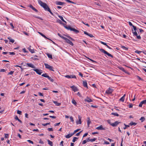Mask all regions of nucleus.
Returning a JSON list of instances; mask_svg holds the SVG:
<instances>
[{
	"label": "nucleus",
	"instance_id": "obj_1",
	"mask_svg": "<svg viewBox=\"0 0 146 146\" xmlns=\"http://www.w3.org/2000/svg\"><path fill=\"white\" fill-rule=\"evenodd\" d=\"M38 2L40 5L43 7L45 11L49 12L52 15H53V13L51 12L50 8L46 3L43 2L40 0H38Z\"/></svg>",
	"mask_w": 146,
	"mask_h": 146
},
{
	"label": "nucleus",
	"instance_id": "obj_2",
	"mask_svg": "<svg viewBox=\"0 0 146 146\" xmlns=\"http://www.w3.org/2000/svg\"><path fill=\"white\" fill-rule=\"evenodd\" d=\"M99 50L101 52H102L104 53V54H106L108 56L111 57L112 58L113 57V56L111 54H110L109 53H108V52H107V51H105L104 49H103L101 48V49H99Z\"/></svg>",
	"mask_w": 146,
	"mask_h": 146
},
{
	"label": "nucleus",
	"instance_id": "obj_3",
	"mask_svg": "<svg viewBox=\"0 0 146 146\" xmlns=\"http://www.w3.org/2000/svg\"><path fill=\"white\" fill-rule=\"evenodd\" d=\"M44 65L46 68L49 69L50 71L53 72L54 71V70L53 69L54 68L52 66H50V65L46 63H44Z\"/></svg>",
	"mask_w": 146,
	"mask_h": 146
},
{
	"label": "nucleus",
	"instance_id": "obj_4",
	"mask_svg": "<svg viewBox=\"0 0 146 146\" xmlns=\"http://www.w3.org/2000/svg\"><path fill=\"white\" fill-rule=\"evenodd\" d=\"M64 40H65L66 41V42L67 43L72 46H73L74 44L72 42L68 39L65 37L64 38Z\"/></svg>",
	"mask_w": 146,
	"mask_h": 146
},
{
	"label": "nucleus",
	"instance_id": "obj_5",
	"mask_svg": "<svg viewBox=\"0 0 146 146\" xmlns=\"http://www.w3.org/2000/svg\"><path fill=\"white\" fill-rule=\"evenodd\" d=\"M65 77L66 78H76V77L75 75H68L65 76Z\"/></svg>",
	"mask_w": 146,
	"mask_h": 146
},
{
	"label": "nucleus",
	"instance_id": "obj_6",
	"mask_svg": "<svg viewBox=\"0 0 146 146\" xmlns=\"http://www.w3.org/2000/svg\"><path fill=\"white\" fill-rule=\"evenodd\" d=\"M33 70L35 71L37 74L39 75H41L42 73V70H39L38 69H33Z\"/></svg>",
	"mask_w": 146,
	"mask_h": 146
},
{
	"label": "nucleus",
	"instance_id": "obj_7",
	"mask_svg": "<svg viewBox=\"0 0 146 146\" xmlns=\"http://www.w3.org/2000/svg\"><path fill=\"white\" fill-rule=\"evenodd\" d=\"M121 123L120 122H119L118 121H116L115 122L112 123H110V125L113 127H115L117 125Z\"/></svg>",
	"mask_w": 146,
	"mask_h": 146
},
{
	"label": "nucleus",
	"instance_id": "obj_8",
	"mask_svg": "<svg viewBox=\"0 0 146 146\" xmlns=\"http://www.w3.org/2000/svg\"><path fill=\"white\" fill-rule=\"evenodd\" d=\"M113 91V89L109 88L108 90L106 91V93L108 94H110L112 93Z\"/></svg>",
	"mask_w": 146,
	"mask_h": 146
},
{
	"label": "nucleus",
	"instance_id": "obj_9",
	"mask_svg": "<svg viewBox=\"0 0 146 146\" xmlns=\"http://www.w3.org/2000/svg\"><path fill=\"white\" fill-rule=\"evenodd\" d=\"M70 88L72 89V90L74 92L77 91L78 90V89L77 87H75L74 85H73L70 86Z\"/></svg>",
	"mask_w": 146,
	"mask_h": 146
},
{
	"label": "nucleus",
	"instance_id": "obj_10",
	"mask_svg": "<svg viewBox=\"0 0 146 146\" xmlns=\"http://www.w3.org/2000/svg\"><path fill=\"white\" fill-rule=\"evenodd\" d=\"M78 118L79 120L78 121H77L76 123L77 124H81L82 123L81 119L82 117L80 116V115H78Z\"/></svg>",
	"mask_w": 146,
	"mask_h": 146
},
{
	"label": "nucleus",
	"instance_id": "obj_11",
	"mask_svg": "<svg viewBox=\"0 0 146 146\" xmlns=\"http://www.w3.org/2000/svg\"><path fill=\"white\" fill-rule=\"evenodd\" d=\"M38 33H39L44 38H45L47 39H48L50 40H51L53 43L55 44V43L53 42L52 40H51L50 39H49V38H47L45 35H43L42 33L40 32H38Z\"/></svg>",
	"mask_w": 146,
	"mask_h": 146
},
{
	"label": "nucleus",
	"instance_id": "obj_12",
	"mask_svg": "<svg viewBox=\"0 0 146 146\" xmlns=\"http://www.w3.org/2000/svg\"><path fill=\"white\" fill-rule=\"evenodd\" d=\"M96 129H97L98 130H104L105 129V128H104L103 127V126L102 125H101L96 127Z\"/></svg>",
	"mask_w": 146,
	"mask_h": 146
},
{
	"label": "nucleus",
	"instance_id": "obj_13",
	"mask_svg": "<svg viewBox=\"0 0 146 146\" xmlns=\"http://www.w3.org/2000/svg\"><path fill=\"white\" fill-rule=\"evenodd\" d=\"M56 4L57 5H62L64 4L65 3L64 2L57 1L56 2Z\"/></svg>",
	"mask_w": 146,
	"mask_h": 146
},
{
	"label": "nucleus",
	"instance_id": "obj_14",
	"mask_svg": "<svg viewBox=\"0 0 146 146\" xmlns=\"http://www.w3.org/2000/svg\"><path fill=\"white\" fill-rule=\"evenodd\" d=\"M58 15V17L64 22L65 23H66V22L64 19L63 17L62 16L59 15L58 13H56Z\"/></svg>",
	"mask_w": 146,
	"mask_h": 146
},
{
	"label": "nucleus",
	"instance_id": "obj_15",
	"mask_svg": "<svg viewBox=\"0 0 146 146\" xmlns=\"http://www.w3.org/2000/svg\"><path fill=\"white\" fill-rule=\"evenodd\" d=\"M27 65L28 66L33 68H35V66L33 64L31 63H27Z\"/></svg>",
	"mask_w": 146,
	"mask_h": 146
},
{
	"label": "nucleus",
	"instance_id": "obj_16",
	"mask_svg": "<svg viewBox=\"0 0 146 146\" xmlns=\"http://www.w3.org/2000/svg\"><path fill=\"white\" fill-rule=\"evenodd\" d=\"M70 31H72L74 32L75 33H79V31L76 30L74 28H71L70 29Z\"/></svg>",
	"mask_w": 146,
	"mask_h": 146
},
{
	"label": "nucleus",
	"instance_id": "obj_17",
	"mask_svg": "<svg viewBox=\"0 0 146 146\" xmlns=\"http://www.w3.org/2000/svg\"><path fill=\"white\" fill-rule=\"evenodd\" d=\"M85 101L88 102H90L93 101L90 98L88 97H87L85 99Z\"/></svg>",
	"mask_w": 146,
	"mask_h": 146
},
{
	"label": "nucleus",
	"instance_id": "obj_18",
	"mask_svg": "<svg viewBox=\"0 0 146 146\" xmlns=\"http://www.w3.org/2000/svg\"><path fill=\"white\" fill-rule=\"evenodd\" d=\"M73 135V133L71 134H69L67 135H65V137L66 138H69L72 137Z\"/></svg>",
	"mask_w": 146,
	"mask_h": 146
},
{
	"label": "nucleus",
	"instance_id": "obj_19",
	"mask_svg": "<svg viewBox=\"0 0 146 146\" xmlns=\"http://www.w3.org/2000/svg\"><path fill=\"white\" fill-rule=\"evenodd\" d=\"M83 84L84 87L88 88L87 83L86 81H83Z\"/></svg>",
	"mask_w": 146,
	"mask_h": 146
},
{
	"label": "nucleus",
	"instance_id": "obj_20",
	"mask_svg": "<svg viewBox=\"0 0 146 146\" xmlns=\"http://www.w3.org/2000/svg\"><path fill=\"white\" fill-rule=\"evenodd\" d=\"M31 46H30L28 48V49L31 53H33L35 52L34 50L31 49Z\"/></svg>",
	"mask_w": 146,
	"mask_h": 146
},
{
	"label": "nucleus",
	"instance_id": "obj_21",
	"mask_svg": "<svg viewBox=\"0 0 146 146\" xmlns=\"http://www.w3.org/2000/svg\"><path fill=\"white\" fill-rule=\"evenodd\" d=\"M87 123L88 125V127H89V125L91 122L90 121V118L89 117L87 118Z\"/></svg>",
	"mask_w": 146,
	"mask_h": 146
},
{
	"label": "nucleus",
	"instance_id": "obj_22",
	"mask_svg": "<svg viewBox=\"0 0 146 146\" xmlns=\"http://www.w3.org/2000/svg\"><path fill=\"white\" fill-rule=\"evenodd\" d=\"M53 102L56 106H60L61 104L60 103H58V102H57L56 101H53Z\"/></svg>",
	"mask_w": 146,
	"mask_h": 146
},
{
	"label": "nucleus",
	"instance_id": "obj_23",
	"mask_svg": "<svg viewBox=\"0 0 146 146\" xmlns=\"http://www.w3.org/2000/svg\"><path fill=\"white\" fill-rule=\"evenodd\" d=\"M137 124V123L135 122H134L133 121H131V122L129 123V125L131 126H132V125H135Z\"/></svg>",
	"mask_w": 146,
	"mask_h": 146
},
{
	"label": "nucleus",
	"instance_id": "obj_24",
	"mask_svg": "<svg viewBox=\"0 0 146 146\" xmlns=\"http://www.w3.org/2000/svg\"><path fill=\"white\" fill-rule=\"evenodd\" d=\"M63 26L66 29H67L68 30H70V29L71 27H70V26H66V25L65 24V25H64Z\"/></svg>",
	"mask_w": 146,
	"mask_h": 146
},
{
	"label": "nucleus",
	"instance_id": "obj_25",
	"mask_svg": "<svg viewBox=\"0 0 146 146\" xmlns=\"http://www.w3.org/2000/svg\"><path fill=\"white\" fill-rule=\"evenodd\" d=\"M8 38L10 42L13 43L15 41L14 40L12 39L11 37H9Z\"/></svg>",
	"mask_w": 146,
	"mask_h": 146
},
{
	"label": "nucleus",
	"instance_id": "obj_26",
	"mask_svg": "<svg viewBox=\"0 0 146 146\" xmlns=\"http://www.w3.org/2000/svg\"><path fill=\"white\" fill-rule=\"evenodd\" d=\"M47 142H48V144L50 145L51 146H53V143L52 142L50 141L49 140H47Z\"/></svg>",
	"mask_w": 146,
	"mask_h": 146
},
{
	"label": "nucleus",
	"instance_id": "obj_27",
	"mask_svg": "<svg viewBox=\"0 0 146 146\" xmlns=\"http://www.w3.org/2000/svg\"><path fill=\"white\" fill-rule=\"evenodd\" d=\"M46 54L48 56V58L52 59V55L51 54H50L48 53H47Z\"/></svg>",
	"mask_w": 146,
	"mask_h": 146
},
{
	"label": "nucleus",
	"instance_id": "obj_28",
	"mask_svg": "<svg viewBox=\"0 0 146 146\" xmlns=\"http://www.w3.org/2000/svg\"><path fill=\"white\" fill-rule=\"evenodd\" d=\"M57 22L58 23H59L60 24L62 25H65V24H64V23H62V22L59 19L57 20Z\"/></svg>",
	"mask_w": 146,
	"mask_h": 146
},
{
	"label": "nucleus",
	"instance_id": "obj_29",
	"mask_svg": "<svg viewBox=\"0 0 146 146\" xmlns=\"http://www.w3.org/2000/svg\"><path fill=\"white\" fill-rule=\"evenodd\" d=\"M42 76L44 77L45 78H48L49 76L47 75L46 73H44L42 74Z\"/></svg>",
	"mask_w": 146,
	"mask_h": 146
},
{
	"label": "nucleus",
	"instance_id": "obj_30",
	"mask_svg": "<svg viewBox=\"0 0 146 146\" xmlns=\"http://www.w3.org/2000/svg\"><path fill=\"white\" fill-rule=\"evenodd\" d=\"M47 78L49 80L52 82H53L54 81V79H53L52 78H51V77H50L49 76H48Z\"/></svg>",
	"mask_w": 146,
	"mask_h": 146
},
{
	"label": "nucleus",
	"instance_id": "obj_31",
	"mask_svg": "<svg viewBox=\"0 0 146 146\" xmlns=\"http://www.w3.org/2000/svg\"><path fill=\"white\" fill-rule=\"evenodd\" d=\"M78 137H74L72 139V141L73 142H75L76 141V139H78Z\"/></svg>",
	"mask_w": 146,
	"mask_h": 146
},
{
	"label": "nucleus",
	"instance_id": "obj_32",
	"mask_svg": "<svg viewBox=\"0 0 146 146\" xmlns=\"http://www.w3.org/2000/svg\"><path fill=\"white\" fill-rule=\"evenodd\" d=\"M111 115H113L116 116H119V115L117 113H111Z\"/></svg>",
	"mask_w": 146,
	"mask_h": 146
},
{
	"label": "nucleus",
	"instance_id": "obj_33",
	"mask_svg": "<svg viewBox=\"0 0 146 146\" xmlns=\"http://www.w3.org/2000/svg\"><path fill=\"white\" fill-rule=\"evenodd\" d=\"M132 31L133 33V35L135 36H136L137 35V32L135 31V32L133 31V29L132 30Z\"/></svg>",
	"mask_w": 146,
	"mask_h": 146
},
{
	"label": "nucleus",
	"instance_id": "obj_34",
	"mask_svg": "<svg viewBox=\"0 0 146 146\" xmlns=\"http://www.w3.org/2000/svg\"><path fill=\"white\" fill-rule=\"evenodd\" d=\"M72 102L74 105L76 106V105L77 103L73 99L72 100Z\"/></svg>",
	"mask_w": 146,
	"mask_h": 146
},
{
	"label": "nucleus",
	"instance_id": "obj_35",
	"mask_svg": "<svg viewBox=\"0 0 146 146\" xmlns=\"http://www.w3.org/2000/svg\"><path fill=\"white\" fill-rule=\"evenodd\" d=\"M145 118L144 117H141L140 119L139 120L141 121L142 122H143L145 120Z\"/></svg>",
	"mask_w": 146,
	"mask_h": 146
},
{
	"label": "nucleus",
	"instance_id": "obj_36",
	"mask_svg": "<svg viewBox=\"0 0 146 146\" xmlns=\"http://www.w3.org/2000/svg\"><path fill=\"white\" fill-rule=\"evenodd\" d=\"M124 125L125 126V127L123 128V129H126L127 128V127H129V125H126L125 123H124Z\"/></svg>",
	"mask_w": 146,
	"mask_h": 146
},
{
	"label": "nucleus",
	"instance_id": "obj_37",
	"mask_svg": "<svg viewBox=\"0 0 146 146\" xmlns=\"http://www.w3.org/2000/svg\"><path fill=\"white\" fill-rule=\"evenodd\" d=\"M58 35L60 36V37L62 38V39H64V38L65 37L62 36L60 33H58Z\"/></svg>",
	"mask_w": 146,
	"mask_h": 146
},
{
	"label": "nucleus",
	"instance_id": "obj_38",
	"mask_svg": "<svg viewBox=\"0 0 146 146\" xmlns=\"http://www.w3.org/2000/svg\"><path fill=\"white\" fill-rule=\"evenodd\" d=\"M124 97H122L119 100L120 101L123 102L124 101Z\"/></svg>",
	"mask_w": 146,
	"mask_h": 146
},
{
	"label": "nucleus",
	"instance_id": "obj_39",
	"mask_svg": "<svg viewBox=\"0 0 146 146\" xmlns=\"http://www.w3.org/2000/svg\"><path fill=\"white\" fill-rule=\"evenodd\" d=\"M97 139L96 138H94L93 139H90V141L91 142H93L95 141Z\"/></svg>",
	"mask_w": 146,
	"mask_h": 146
},
{
	"label": "nucleus",
	"instance_id": "obj_40",
	"mask_svg": "<svg viewBox=\"0 0 146 146\" xmlns=\"http://www.w3.org/2000/svg\"><path fill=\"white\" fill-rule=\"evenodd\" d=\"M80 130V129H77L75 130L74 131V132L72 133L73 135H74L75 133H76L77 132H78V131H79Z\"/></svg>",
	"mask_w": 146,
	"mask_h": 146
},
{
	"label": "nucleus",
	"instance_id": "obj_41",
	"mask_svg": "<svg viewBox=\"0 0 146 146\" xmlns=\"http://www.w3.org/2000/svg\"><path fill=\"white\" fill-rule=\"evenodd\" d=\"M50 124V123L49 122V123H46L45 124H42V125L44 126H46L48 125H49Z\"/></svg>",
	"mask_w": 146,
	"mask_h": 146
},
{
	"label": "nucleus",
	"instance_id": "obj_42",
	"mask_svg": "<svg viewBox=\"0 0 146 146\" xmlns=\"http://www.w3.org/2000/svg\"><path fill=\"white\" fill-rule=\"evenodd\" d=\"M141 52H142V51H138L137 50H136V51H135V52L137 53L138 54H139L141 53Z\"/></svg>",
	"mask_w": 146,
	"mask_h": 146
},
{
	"label": "nucleus",
	"instance_id": "obj_43",
	"mask_svg": "<svg viewBox=\"0 0 146 146\" xmlns=\"http://www.w3.org/2000/svg\"><path fill=\"white\" fill-rule=\"evenodd\" d=\"M34 17H35L37 18H38V19H40V20H43L41 18V17H38V16H34Z\"/></svg>",
	"mask_w": 146,
	"mask_h": 146
},
{
	"label": "nucleus",
	"instance_id": "obj_44",
	"mask_svg": "<svg viewBox=\"0 0 146 146\" xmlns=\"http://www.w3.org/2000/svg\"><path fill=\"white\" fill-rule=\"evenodd\" d=\"M121 47L122 48H123L127 50L128 49V48L126 47L125 46H122L121 45Z\"/></svg>",
	"mask_w": 146,
	"mask_h": 146
},
{
	"label": "nucleus",
	"instance_id": "obj_45",
	"mask_svg": "<svg viewBox=\"0 0 146 146\" xmlns=\"http://www.w3.org/2000/svg\"><path fill=\"white\" fill-rule=\"evenodd\" d=\"M30 8H31L33 10L35 9V8L32 6V5H30L29 6Z\"/></svg>",
	"mask_w": 146,
	"mask_h": 146
},
{
	"label": "nucleus",
	"instance_id": "obj_46",
	"mask_svg": "<svg viewBox=\"0 0 146 146\" xmlns=\"http://www.w3.org/2000/svg\"><path fill=\"white\" fill-rule=\"evenodd\" d=\"M21 113L22 112L21 111H19V110H18L17 111V113L18 114H19L20 115H21Z\"/></svg>",
	"mask_w": 146,
	"mask_h": 146
},
{
	"label": "nucleus",
	"instance_id": "obj_47",
	"mask_svg": "<svg viewBox=\"0 0 146 146\" xmlns=\"http://www.w3.org/2000/svg\"><path fill=\"white\" fill-rule=\"evenodd\" d=\"M70 118L71 121L72 122H74V121L73 120V118L72 116H71L70 117Z\"/></svg>",
	"mask_w": 146,
	"mask_h": 146
},
{
	"label": "nucleus",
	"instance_id": "obj_48",
	"mask_svg": "<svg viewBox=\"0 0 146 146\" xmlns=\"http://www.w3.org/2000/svg\"><path fill=\"white\" fill-rule=\"evenodd\" d=\"M5 138H7L8 137L9 134H5Z\"/></svg>",
	"mask_w": 146,
	"mask_h": 146
},
{
	"label": "nucleus",
	"instance_id": "obj_49",
	"mask_svg": "<svg viewBox=\"0 0 146 146\" xmlns=\"http://www.w3.org/2000/svg\"><path fill=\"white\" fill-rule=\"evenodd\" d=\"M100 43L101 44H104V45H106V46L107 45V43H106L104 42H102V41H100Z\"/></svg>",
	"mask_w": 146,
	"mask_h": 146
},
{
	"label": "nucleus",
	"instance_id": "obj_50",
	"mask_svg": "<svg viewBox=\"0 0 146 146\" xmlns=\"http://www.w3.org/2000/svg\"><path fill=\"white\" fill-rule=\"evenodd\" d=\"M48 130L49 131H53V129L52 128H48Z\"/></svg>",
	"mask_w": 146,
	"mask_h": 146
},
{
	"label": "nucleus",
	"instance_id": "obj_51",
	"mask_svg": "<svg viewBox=\"0 0 146 146\" xmlns=\"http://www.w3.org/2000/svg\"><path fill=\"white\" fill-rule=\"evenodd\" d=\"M143 104V103H142V102H141L139 105V107H142V106Z\"/></svg>",
	"mask_w": 146,
	"mask_h": 146
},
{
	"label": "nucleus",
	"instance_id": "obj_52",
	"mask_svg": "<svg viewBox=\"0 0 146 146\" xmlns=\"http://www.w3.org/2000/svg\"><path fill=\"white\" fill-rule=\"evenodd\" d=\"M137 78L138 79H139V80H143L141 79L139 76H137Z\"/></svg>",
	"mask_w": 146,
	"mask_h": 146
},
{
	"label": "nucleus",
	"instance_id": "obj_53",
	"mask_svg": "<svg viewBox=\"0 0 146 146\" xmlns=\"http://www.w3.org/2000/svg\"><path fill=\"white\" fill-rule=\"evenodd\" d=\"M14 71H11L10 72L8 73V75H12L14 73Z\"/></svg>",
	"mask_w": 146,
	"mask_h": 146
},
{
	"label": "nucleus",
	"instance_id": "obj_54",
	"mask_svg": "<svg viewBox=\"0 0 146 146\" xmlns=\"http://www.w3.org/2000/svg\"><path fill=\"white\" fill-rule=\"evenodd\" d=\"M27 141H28L30 143H32V144H33V142L32 141H31V140H28Z\"/></svg>",
	"mask_w": 146,
	"mask_h": 146
},
{
	"label": "nucleus",
	"instance_id": "obj_55",
	"mask_svg": "<svg viewBox=\"0 0 146 146\" xmlns=\"http://www.w3.org/2000/svg\"><path fill=\"white\" fill-rule=\"evenodd\" d=\"M120 69L122 70V71L123 72H125V70L124 69V68H123L122 67H121L120 68Z\"/></svg>",
	"mask_w": 146,
	"mask_h": 146
},
{
	"label": "nucleus",
	"instance_id": "obj_56",
	"mask_svg": "<svg viewBox=\"0 0 146 146\" xmlns=\"http://www.w3.org/2000/svg\"><path fill=\"white\" fill-rule=\"evenodd\" d=\"M60 124V122H59V123H56L55 124H54V125L55 126H59Z\"/></svg>",
	"mask_w": 146,
	"mask_h": 146
},
{
	"label": "nucleus",
	"instance_id": "obj_57",
	"mask_svg": "<svg viewBox=\"0 0 146 146\" xmlns=\"http://www.w3.org/2000/svg\"><path fill=\"white\" fill-rule=\"evenodd\" d=\"M9 54L10 55H15V53L14 52H9Z\"/></svg>",
	"mask_w": 146,
	"mask_h": 146
},
{
	"label": "nucleus",
	"instance_id": "obj_58",
	"mask_svg": "<svg viewBox=\"0 0 146 146\" xmlns=\"http://www.w3.org/2000/svg\"><path fill=\"white\" fill-rule=\"evenodd\" d=\"M87 142L86 140H84L82 142V144H84Z\"/></svg>",
	"mask_w": 146,
	"mask_h": 146
},
{
	"label": "nucleus",
	"instance_id": "obj_59",
	"mask_svg": "<svg viewBox=\"0 0 146 146\" xmlns=\"http://www.w3.org/2000/svg\"><path fill=\"white\" fill-rule=\"evenodd\" d=\"M141 102L143 103V104H146V100H143Z\"/></svg>",
	"mask_w": 146,
	"mask_h": 146
},
{
	"label": "nucleus",
	"instance_id": "obj_60",
	"mask_svg": "<svg viewBox=\"0 0 146 146\" xmlns=\"http://www.w3.org/2000/svg\"><path fill=\"white\" fill-rule=\"evenodd\" d=\"M136 36L137 37V39H141V37L140 36V35H137V36Z\"/></svg>",
	"mask_w": 146,
	"mask_h": 146
},
{
	"label": "nucleus",
	"instance_id": "obj_61",
	"mask_svg": "<svg viewBox=\"0 0 146 146\" xmlns=\"http://www.w3.org/2000/svg\"><path fill=\"white\" fill-rule=\"evenodd\" d=\"M82 131H80L78 133H77L76 135V136H79V135H80V133Z\"/></svg>",
	"mask_w": 146,
	"mask_h": 146
},
{
	"label": "nucleus",
	"instance_id": "obj_62",
	"mask_svg": "<svg viewBox=\"0 0 146 146\" xmlns=\"http://www.w3.org/2000/svg\"><path fill=\"white\" fill-rule=\"evenodd\" d=\"M133 27L134 30V31H136V30H137V28H136V27L135 26H134V25H133Z\"/></svg>",
	"mask_w": 146,
	"mask_h": 146
},
{
	"label": "nucleus",
	"instance_id": "obj_63",
	"mask_svg": "<svg viewBox=\"0 0 146 146\" xmlns=\"http://www.w3.org/2000/svg\"><path fill=\"white\" fill-rule=\"evenodd\" d=\"M10 25L12 27V29H14V27L13 24L12 23H11L10 24Z\"/></svg>",
	"mask_w": 146,
	"mask_h": 146
},
{
	"label": "nucleus",
	"instance_id": "obj_64",
	"mask_svg": "<svg viewBox=\"0 0 146 146\" xmlns=\"http://www.w3.org/2000/svg\"><path fill=\"white\" fill-rule=\"evenodd\" d=\"M64 143V141H62L60 143V145H61V146H63V143Z\"/></svg>",
	"mask_w": 146,
	"mask_h": 146
}]
</instances>
